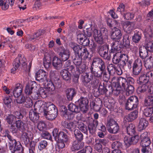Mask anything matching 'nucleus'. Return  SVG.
Returning <instances> with one entry per match:
<instances>
[{"label": "nucleus", "mask_w": 153, "mask_h": 153, "mask_svg": "<svg viewBox=\"0 0 153 153\" xmlns=\"http://www.w3.org/2000/svg\"><path fill=\"white\" fill-rule=\"evenodd\" d=\"M7 133L4 135L9 140L8 146L9 149L12 153H24L22 146L20 142L17 141L8 133L9 132L8 130H6Z\"/></svg>", "instance_id": "nucleus-1"}, {"label": "nucleus", "mask_w": 153, "mask_h": 153, "mask_svg": "<svg viewBox=\"0 0 153 153\" xmlns=\"http://www.w3.org/2000/svg\"><path fill=\"white\" fill-rule=\"evenodd\" d=\"M93 36L97 43L102 45L104 43V39H108V33L107 29L105 28H102L100 30L94 28Z\"/></svg>", "instance_id": "nucleus-2"}, {"label": "nucleus", "mask_w": 153, "mask_h": 153, "mask_svg": "<svg viewBox=\"0 0 153 153\" xmlns=\"http://www.w3.org/2000/svg\"><path fill=\"white\" fill-rule=\"evenodd\" d=\"M70 46L75 53H76L84 59L88 58L89 53L86 48L73 42L71 43Z\"/></svg>", "instance_id": "nucleus-3"}, {"label": "nucleus", "mask_w": 153, "mask_h": 153, "mask_svg": "<svg viewBox=\"0 0 153 153\" xmlns=\"http://www.w3.org/2000/svg\"><path fill=\"white\" fill-rule=\"evenodd\" d=\"M82 79L83 85L86 86L87 84L91 82V83L94 85H97L99 81V79H97L95 78L92 73L90 71L88 73H83L82 75Z\"/></svg>", "instance_id": "nucleus-4"}, {"label": "nucleus", "mask_w": 153, "mask_h": 153, "mask_svg": "<svg viewBox=\"0 0 153 153\" xmlns=\"http://www.w3.org/2000/svg\"><path fill=\"white\" fill-rule=\"evenodd\" d=\"M139 104L138 97L134 96L129 97L127 99L125 105V108L128 110L137 108Z\"/></svg>", "instance_id": "nucleus-5"}, {"label": "nucleus", "mask_w": 153, "mask_h": 153, "mask_svg": "<svg viewBox=\"0 0 153 153\" xmlns=\"http://www.w3.org/2000/svg\"><path fill=\"white\" fill-rule=\"evenodd\" d=\"M108 131L111 133L116 134L118 132L119 129L118 124L111 117L107 118V124Z\"/></svg>", "instance_id": "nucleus-6"}, {"label": "nucleus", "mask_w": 153, "mask_h": 153, "mask_svg": "<svg viewBox=\"0 0 153 153\" xmlns=\"http://www.w3.org/2000/svg\"><path fill=\"white\" fill-rule=\"evenodd\" d=\"M15 123L16 126L13 124L9 127L10 131L13 133H17L18 130L23 131L25 129V123L22 120H16Z\"/></svg>", "instance_id": "nucleus-7"}, {"label": "nucleus", "mask_w": 153, "mask_h": 153, "mask_svg": "<svg viewBox=\"0 0 153 153\" xmlns=\"http://www.w3.org/2000/svg\"><path fill=\"white\" fill-rule=\"evenodd\" d=\"M89 101L87 98L80 97V99L76 101L75 103L79 106L80 111L83 113H86L88 108Z\"/></svg>", "instance_id": "nucleus-8"}, {"label": "nucleus", "mask_w": 153, "mask_h": 153, "mask_svg": "<svg viewBox=\"0 0 153 153\" xmlns=\"http://www.w3.org/2000/svg\"><path fill=\"white\" fill-rule=\"evenodd\" d=\"M108 45H103L98 46L97 51L99 55L104 59L109 60V57L108 56Z\"/></svg>", "instance_id": "nucleus-9"}, {"label": "nucleus", "mask_w": 153, "mask_h": 153, "mask_svg": "<svg viewBox=\"0 0 153 153\" xmlns=\"http://www.w3.org/2000/svg\"><path fill=\"white\" fill-rule=\"evenodd\" d=\"M133 73L135 75H139L142 69V63L140 59L136 60L133 63L132 66Z\"/></svg>", "instance_id": "nucleus-10"}, {"label": "nucleus", "mask_w": 153, "mask_h": 153, "mask_svg": "<svg viewBox=\"0 0 153 153\" xmlns=\"http://www.w3.org/2000/svg\"><path fill=\"white\" fill-rule=\"evenodd\" d=\"M36 84L35 82L30 81L28 82L25 86V94L28 95H31L33 97V96L31 95L33 91L36 88ZM35 94L36 93H35Z\"/></svg>", "instance_id": "nucleus-11"}, {"label": "nucleus", "mask_w": 153, "mask_h": 153, "mask_svg": "<svg viewBox=\"0 0 153 153\" xmlns=\"http://www.w3.org/2000/svg\"><path fill=\"white\" fill-rule=\"evenodd\" d=\"M122 36L121 30L116 27H114L111 31V39L115 41L118 44L119 40L121 39Z\"/></svg>", "instance_id": "nucleus-12"}, {"label": "nucleus", "mask_w": 153, "mask_h": 153, "mask_svg": "<svg viewBox=\"0 0 153 153\" xmlns=\"http://www.w3.org/2000/svg\"><path fill=\"white\" fill-rule=\"evenodd\" d=\"M48 73L42 69L39 70L35 74L36 80L40 82H43L47 79Z\"/></svg>", "instance_id": "nucleus-13"}, {"label": "nucleus", "mask_w": 153, "mask_h": 153, "mask_svg": "<svg viewBox=\"0 0 153 153\" xmlns=\"http://www.w3.org/2000/svg\"><path fill=\"white\" fill-rule=\"evenodd\" d=\"M18 59H19V62L21 65L22 68L25 71H29L31 65L29 64L28 66H27V64L26 63V59L21 54H19L18 57H17Z\"/></svg>", "instance_id": "nucleus-14"}, {"label": "nucleus", "mask_w": 153, "mask_h": 153, "mask_svg": "<svg viewBox=\"0 0 153 153\" xmlns=\"http://www.w3.org/2000/svg\"><path fill=\"white\" fill-rule=\"evenodd\" d=\"M60 52L59 55L62 61L64 62L67 60L69 58L70 55L69 51L65 48L63 47H61L59 48Z\"/></svg>", "instance_id": "nucleus-15"}, {"label": "nucleus", "mask_w": 153, "mask_h": 153, "mask_svg": "<svg viewBox=\"0 0 153 153\" xmlns=\"http://www.w3.org/2000/svg\"><path fill=\"white\" fill-rule=\"evenodd\" d=\"M77 39L79 44L84 46H87L90 43V40L83 34H79L77 35Z\"/></svg>", "instance_id": "nucleus-16"}, {"label": "nucleus", "mask_w": 153, "mask_h": 153, "mask_svg": "<svg viewBox=\"0 0 153 153\" xmlns=\"http://www.w3.org/2000/svg\"><path fill=\"white\" fill-rule=\"evenodd\" d=\"M122 25L124 31L129 33L132 31L134 26V24L133 22L127 21L123 22Z\"/></svg>", "instance_id": "nucleus-17"}, {"label": "nucleus", "mask_w": 153, "mask_h": 153, "mask_svg": "<svg viewBox=\"0 0 153 153\" xmlns=\"http://www.w3.org/2000/svg\"><path fill=\"white\" fill-rule=\"evenodd\" d=\"M15 0H0V6L2 10H5L7 9L10 4L11 6L14 3Z\"/></svg>", "instance_id": "nucleus-18"}, {"label": "nucleus", "mask_w": 153, "mask_h": 153, "mask_svg": "<svg viewBox=\"0 0 153 153\" xmlns=\"http://www.w3.org/2000/svg\"><path fill=\"white\" fill-rule=\"evenodd\" d=\"M62 62L60 58L55 56L53 58L52 61L53 65L56 69L59 70L62 68L63 65Z\"/></svg>", "instance_id": "nucleus-19"}, {"label": "nucleus", "mask_w": 153, "mask_h": 153, "mask_svg": "<svg viewBox=\"0 0 153 153\" xmlns=\"http://www.w3.org/2000/svg\"><path fill=\"white\" fill-rule=\"evenodd\" d=\"M148 121L145 119L143 118H140L137 126L138 131L145 129L148 126Z\"/></svg>", "instance_id": "nucleus-20"}, {"label": "nucleus", "mask_w": 153, "mask_h": 153, "mask_svg": "<svg viewBox=\"0 0 153 153\" xmlns=\"http://www.w3.org/2000/svg\"><path fill=\"white\" fill-rule=\"evenodd\" d=\"M32 138V137L30 132L27 131L22 133L21 138L22 141L24 142L26 145L30 142V140Z\"/></svg>", "instance_id": "nucleus-21"}, {"label": "nucleus", "mask_w": 153, "mask_h": 153, "mask_svg": "<svg viewBox=\"0 0 153 153\" xmlns=\"http://www.w3.org/2000/svg\"><path fill=\"white\" fill-rule=\"evenodd\" d=\"M98 124V122L96 120H94L88 124V127L90 134H93L95 133Z\"/></svg>", "instance_id": "nucleus-22"}, {"label": "nucleus", "mask_w": 153, "mask_h": 153, "mask_svg": "<svg viewBox=\"0 0 153 153\" xmlns=\"http://www.w3.org/2000/svg\"><path fill=\"white\" fill-rule=\"evenodd\" d=\"M120 63L118 64L119 66L122 67L123 68L126 65V62L128 60V55L126 54L121 53L120 52Z\"/></svg>", "instance_id": "nucleus-23"}, {"label": "nucleus", "mask_w": 153, "mask_h": 153, "mask_svg": "<svg viewBox=\"0 0 153 153\" xmlns=\"http://www.w3.org/2000/svg\"><path fill=\"white\" fill-rule=\"evenodd\" d=\"M4 117L7 123L10 126L14 125L16 120L15 117L12 114L6 115L4 116Z\"/></svg>", "instance_id": "nucleus-24"}, {"label": "nucleus", "mask_w": 153, "mask_h": 153, "mask_svg": "<svg viewBox=\"0 0 153 153\" xmlns=\"http://www.w3.org/2000/svg\"><path fill=\"white\" fill-rule=\"evenodd\" d=\"M84 146L83 142L75 141L73 142L71 149L72 151L74 152L82 149Z\"/></svg>", "instance_id": "nucleus-25"}, {"label": "nucleus", "mask_w": 153, "mask_h": 153, "mask_svg": "<svg viewBox=\"0 0 153 153\" xmlns=\"http://www.w3.org/2000/svg\"><path fill=\"white\" fill-rule=\"evenodd\" d=\"M66 94L67 100L68 101H71L74 97L76 94V92L74 89L69 88L66 91Z\"/></svg>", "instance_id": "nucleus-26"}, {"label": "nucleus", "mask_w": 153, "mask_h": 153, "mask_svg": "<svg viewBox=\"0 0 153 153\" xmlns=\"http://www.w3.org/2000/svg\"><path fill=\"white\" fill-rule=\"evenodd\" d=\"M29 117L31 120L35 123L39 119V113L36 111V110L31 109L29 112Z\"/></svg>", "instance_id": "nucleus-27"}, {"label": "nucleus", "mask_w": 153, "mask_h": 153, "mask_svg": "<svg viewBox=\"0 0 153 153\" xmlns=\"http://www.w3.org/2000/svg\"><path fill=\"white\" fill-rule=\"evenodd\" d=\"M58 110L48 112L45 114H43L46 118L48 120H52L54 119L57 117Z\"/></svg>", "instance_id": "nucleus-28"}, {"label": "nucleus", "mask_w": 153, "mask_h": 153, "mask_svg": "<svg viewBox=\"0 0 153 153\" xmlns=\"http://www.w3.org/2000/svg\"><path fill=\"white\" fill-rule=\"evenodd\" d=\"M22 85L19 83L17 84L13 91L14 96L15 97H18L22 95Z\"/></svg>", "instance_id": "nucleus-29"}, {"label": "nucleus", "mask_w": 153, "mask_h": 153, "mask_svg": "<svg viewBox=\"0 0 153 153\" xmlns=\"http://www.w3.org/2000/svg\"><path fill=\"white\" fill-rule=\"evenodd\" d=\"M60 74L64 80L68 81L71 80V74L67 69L62 70L60 72Z\"/></svg>", "instance_id": "nucleus-30"}, {"label": "nucleus", "mask_w": 153, "mask_h": 153, "mask_svg": "<svg viewBox=\"0 0 153 153\" xmlns=\"http://www.w3.org/2000/svg\"><path fill=\"white\" fill-rule=\"evenodd\" d=\"M117 83L122 89H126V86L128 85L126 79L122 77H120L118 78Z\"/></svg>", "instance_id": "nucleus-31"}, {"label": "nucleus", "mask_w": 153, "mask_h": 153, "mask_svg": "<svg viewBox=\"0 0 153 153\" xmlns=\"http://www.w3.org/2000/svg\"><path fill=\"white\" fill-rule=\"evenodd\" d=\"M144 65L146 69L150 70L153 67V54H152L145 62Z\"/></svg>", "instance_id": "nucleus-32"}, {"label": "nucleus", "mask_w": 153, "mask_h": 153, "mask_svg": "<svg viewBox=\"0 0 153 153\" xmlns=\"http://www.w3.org/2000/svg\"><path fill=\"white\" fill-rule=\"evenodd\" d=\"M90 68V71L92 73L94 76L95 77V78L96 79H99L98 78L102 77L103 71L100 69H94L92 67H91Z\"/></svg>", "instance_id": "nucleus-33"}, {"label": "nucleus", "mask_w": 153, "mask_h": 153, "mask_svg": "<svg viewBox=\"0 0 153 153\" xmlns=\"http://www.w3.org/2000/svg\"><path fill=\"white\" fill-rule=\"evenodd\" d=\"M144 104L145 106L153 105V95L150 94L146 97L144 101Z\"/></svg>", "instance_id": "nucleus-34"}, {"label": "nucleus", "mask_w": 153, "mask_h": 153, "mask_svg": "<svg viewBox=\"0 0 153 153\" xmlns=\"http://www.w3.org/2000/svg\"><path fill=\"white\" fill-rule=\"evenodd\" d=\"M109 87H111L109 86L108 88H106V87L104 86V84L103 83L102 84H101L99 85V91L100 93L101 94H107L108 93L109 94L111 92V88H109Z\"/></svg>", "instance_id": "nucleus-35"}, {"label": "nucleus", "mask_w": 153, "mask_h": 153, "mask_svg": "<svg viewBox=\"0 0 153 153\" xmlns=\"http://www.w3.org/2000/svg\"><path fill=\"white\" fill-rule=\"evenodd\" d=\"M47 91L46 90L45 88H40L38 90V92L36 93V96L34 98H37L39 96H40L43 98H45L47 97Z\"/></svg>", "instance_id": "nucleus-36"}, {"label": "nucleus", "mask_w": 153, "mask_h": 153, "mask_svg": "<svg viewBox=\"0 0 153 153\" xmlns=\"http://www.w3.org/2000/svg\"><path fill=\"white\" fill-rule=\"evenodd\" d=\"M76 126L79 130L82 132L87 134L88 132V128L87 126L83 123L78 121L77 123Z\"/></svg>", "instance_id": "nucleus-37"}, {"label": "nucleus", "mask_w": 153, "mask_h": 153, "mask_svg": "<svg viewBox=\"0 0 153 153\" xmlns=\"http://www.w3.org/2000/svg\"><path fill=\"white\" fill-rule=\"evenodd\" d=\"M137 111L135 110L131 112L126 116V118L128 121H132L137 118L138 116Z\"/></svg>", "instance_id": "nucleus-38"}, {"label": "nucleus", "mask_w": 153, "mask_h": 153, "mask_svg": "<svg viewBox=\"0 0 153 153\" xmlns=\"http://www.w3.org/2000/svg\"><path fill=\"white\" fill-rule=\"evenodd\" d=\"M62 125L63 126L68 129L71 131H72L76 128V125L73 122L68 123L66 121H64L62 122Z\"/></svg>", "instance_id": "nucleus-39"}, {"label": "nucleus", "mask_w": 153, "mask_h": 153, "mask_svg": "<svg viewBox=\"0 0 153 153\" xmlns=\"http://www.w3.org/2000/svg\"><path fill=\"white\" fill-rule=\"evenodd\" d=\"M68 108L69 110L72 112L78 113L80 111V109L79 108L77 105L73 103H70L68 106Z\"/></svg>", "instance_id": "nucleus-40"}, {"label": "nucleus", "mask_w": 153, "mask_h": 153, "mask_svg": "<svg viewBox=\"0 0 153 153\" xmlns=\"http://www.w3.org/2000/svg\"><path fill=\"white\" fill-rule=\"evenodd\" d=\"M126 130L128 134L131 136H132L136 132V127L135 125L130 123L126 127Z\"/></svg>", "instance_id": "nucleus-41"}, {"label": "nucleus", "mask_w": 153, "mask_h": 153, "mask_svg": "<svg viewBox=\"0 0 153 153\" xmlns=\"http://www.w3.org/2000/svg\"><path fill=\"white\" fill-rule=\"evenodd\" d=\"M58 110L56 106L53 104H51L49 105L48 107L45 106L43 110L42 113L43 114H45L46 112L49 111H54Z\"/></svg>", "instance_id": "nucleus-42"}, {"label": "nucleus", "mask_w": 153, "mask_h": 153, "mask_svg": "<svg viewBox=\"0 0 153 153\" xmlns=\"http://www.w3.org/2000/svg\"><path fill=\"white\" fill-rule=\"evenodd\" d=\"M74 133L76 138L78 141L81 142L83 140V134L79 129H75Z\"/></svg>", "instance_id": "nucleus-43"}, {"label": "nucleus", "mask_w": 153, "mask_h": 153, "mask_svg": "<svg viewBox=\"0 0 153 153\" xmlns=\"http://www.w3.org/2000/svg\"><path fill=\"white\" fill-rule=\"evenodd\" d=\"M57 140H59L63 141L65 142H66L68 140L67 135L64 132L60 131L59 133Z\"/></svg>", "instance_id": "nucleus-44"}, {"label": "nucleus", "mask_w": 153, "mask_h": 153, "mask_svg": "<svg viewBox=\"0 0 153 153\" xmlns=\"http://www.w3.org/2000/svg\"><path fill=\"white\" fill-rule=\"evenodd\" d=\"M148 51L146 47H140L139 49L140 57L142 59L146 58L148 55Z\"/></svg>", "instance_id": "nucleus-45"}, {"label": "nucleus", "mask_w": 153, "mask_h": 153, "mask_svg": "<svg viewBox=\"0 0 153 153\" xmlns=\"http://www.w3.org/2000/svg\"><path fill=\"white\" fill-rule=\"evenodd\" d=\"M116 42H113L111 44V48L109 51L110 53H115L117 51L120 50V45H118Z\"/></svg>", "instance_id": "nucleus-46"}, {"label": "nucleus", "mask_w": 153, "mask_h": 153, "mask_svg": "<svg viewBox=\"0 0 153 153\" xmlns=\"http://www.w3.org/2000/svg\"><path fill=\"white\" fill-rule=\"evenodd\" d=\"M75 54V57L73 59V62L76 66H78L80 64L84 62H82V57H80L78 54L76 53Z\"/></svg>", "instance_id": "nucleus-47"}, {"label": "nucleus", "mask_w": 153, "mask_h": 153, "mask_svg": "<svg viewBox=\"0 0 153 153\" xmlns=\"http://www.w3.org/2000/svg\"><path fill=\"white\" fill-rule=\"evenodd\" d=\"M76 71L79 73V74H82L85 72L86 69V66L85 64L82 63L78 66H76Z\"/></svg>", "instance_id": "nucleus-48"}, {"label": "nucleus", "mask_w": 153, "mask_h": 153, "mask_svg": "<svg viewBox=\"0 0 153 153\" xmlns=\"http://www.w3.org/2000/svg\"><path fill=\"white\" fill-rule=\"evenodd\" d=\"M143 113L146 117H150L153 114V108L146 107L143 110Z\"/></svg>", "instance_id": "nucleus-49"}, {"label": "nucleus", "mask_w": 153, "mask_h": 153, "mask_svg": "<svg viewBox=\"0 0 153 153\" xmlns=\"http://www.w3.org/2000/svg\"><path fill=\"white\" fill-rule=\"evenodd\" d=\"M90 27L86 28L84 30L83 32L84 35L88 37L91 36L92 35V33H93V28L92 27V25H90Z\"/></svg>", "instance_id": "nucleus-50"}, {"label": "nucleus", "mask_w": 153, "mask_h": 153, "mask_svg": "<svg viewBox=\"0 0 153 153\" xmlns=\"http://www.w3.org/2000/svg\"><path fill=\"white\" fill-rule=\"evenodd\" d=\"M150 80L145 74L141 75L139 77V82L141 84L145 85L148 83Z\"/></svg>", "instance_id": "nucleus-51"}, {"label": "nucleus", "mask_w": 153, "mask_h": 153, "mask_svg": "<svg viewBox=\"0 0 153 153\" xmlns=\"http://www.w3.org/2000/svg\"><path fill=\"white\" fill-rule=\"evenodd\" d=\"M41 136L43 138L51 140L52 137L51 134L45 130L40 132Z\"/></svg>", "instance_id": "nucleus-52"}, {"label": "nucleus", "mask_w": 153, "mask_h": 153, "mask_svg": "<svg viewBox=\"0 0 153 153\" xmlns=\"http://www.w3.org/2000/svg\"><path fill=\"white\" fill-rule=\"evenodd\" d=\"M123 141L125 145L127 147H129L131 145H133L131 137L125 136L124 137Z\"/></svg>", "instance_id": "nucleus-53"}, {"label": "nucleus", "mask_w": 153, "mask_h": 153, "mask_svg": "<svg viewBox=\"0 0 153 153\" xmlns=\"http://www.w3.org/2000/svg\"><path fill=\"white\" fill-rule=\"evenodd\" d=\"M25 105L27 108L31 107L33 104L32 100L29 97H26L24 101Z\"/></svg>", "instance_id": "nucleus-54"}, {"label": "nucleus", "mask_w": 153, "mask_h": 153, "mask_svg": "<svg viewBox=\"0 0 153 153\" xmlns=\"http://www.w3.org/2000/svg\"><path fill=\"white\" fill-rule=\"evenodd\" d=\"M144 35L147 38H151L153 36V33L150 27H147L144 31Z\"/></svg>", "instance_id": "nucleus-55"}, {"label": "nucleus", "mask_w": 153, "mask_h": 153, "mask_svg": "<svg viewBox=\"0 0 153 153\" xmlns=\"http://www.w3.org/2000/svg\"><path fill=\"white\" fill-rule=\"evenodd\" d=\"M120 52H118L116 53L114 55L113 57L112 58V61L113 63L115 64H117L120 63V60L119 56Z\"/></svg>", "instance_id": "nucleus-56"}, {"label": "nucleus", "mask_w": 153, "mask_h": 153, "mask_svg": "<svg viewBox=\"0 0 153 153\" xmlns=\"http://www.w3.org/2000/svg\"><path fill=\"white\" fill-rule=\"evenodd\" d=\"M126 94L127 95L132 94L134 91V87L132 85H128L126 86Z\"/></svg>", "instance_id": "nucleus-57"}, {"label": "nucleus", "mask_w": 153, "mask_h": 153, "mask_svg": "<svg viewBox=\"0 0 153 153\" xmlns=\"http://www.w3.org/2000/svg\"><path fill=\"white\" fill-rule=\"evenodd\" d=\"M123 40L124 45L127 48H128L130 45L129 39L128 35L126 34L124 36Z\"/></svg>", "instance_id": "nucleus-58"}, {"label": "nucleus", "mask_w": 153, "mask_h": 153, "mask_svg": "<svg viewBox=\"0 0 153 153\" xmlns=\"http://www.w3.org/2000/svg\"><path fill=\"white\" fill-rule=\"evenodd\" d=\"M111 146L112 149H120L122 148V144L119 141H116L112 143Z\"/></svg>", "instance_id": "nucleus-59"}, {"label": "nucleus", "mask_w": 153, "mask_h": 153, "mask_svg": "<svg viewBox=\"0 0 153 153\" xmlns=\"http://www.w3.org/2000/svg\"><path fill=\"white\" fill-rule=\"evenodd\" d=\"M42 33V31L40 30H38L37 32L35 33V34L33 36L30 37L29 39L30 40L34 42V39L38 40L39 39L38 38L41 35Z\"/></svg>", "instance_id": "nucleus-60"}, {"label": "nucleus", "mask_w": 153, "mask_h": 153, "mask_svg": "<svg viewBox=\"0 0 153 153\" xmlns=\"http://www.w3.org/2000/svg\"><path fill=\"white\" fill-rule=\"evenodd\" d=\"M50 77L51 81L54 82V81L58 80L59 79V76L57 74L56 72L53 71H51L50 74Z\"/></svg>", "instance_id": "nucleus-61"}, {"label": "nucleus", "mask_w": 153, "mask_h": 153, "mask_svg": "<svg viewBox=\"0 0 153 153\" xmlns=\"http://www.w3.org/2000/svg\"><path fill=\"white\" fill-rule=\"evenodd\" d=\"M146 49L149 51L152 52L153 54V41H151L148 42L146 46Z\"/></svg>", "instance_id": "nucleus-62"}, {"label": "nucleus", "mask_w": 153, "mask_h": 153, "mask_svg": "<svg viewBox=\"0 0 153 153\" xmlns=\"http://www.w3.org/2000/svg\"><path fill=\"white\" fill-rule=\"evenodd\" d=\"M46 125L45 122L41 121L38 123L37 128L41 131L45 130L46 129Z\"/></svg>", "instance_id": "nucleus-63"}, {"label": "nucleus", "mask_w": 153, "mask_h": 153, "mask_svg": "<svg viewBox=\"0 0 153 153\" xmlns=\"http://www.w3.org/2000/svg\"><path fill=\"white\" fill-rule=\"evenodd\" d=\"M141 38V34L139 33H135L132 36L133 41L135 43H137Z\"/></svg>", "instance_id": "nucleus-64"}]
</instances>
